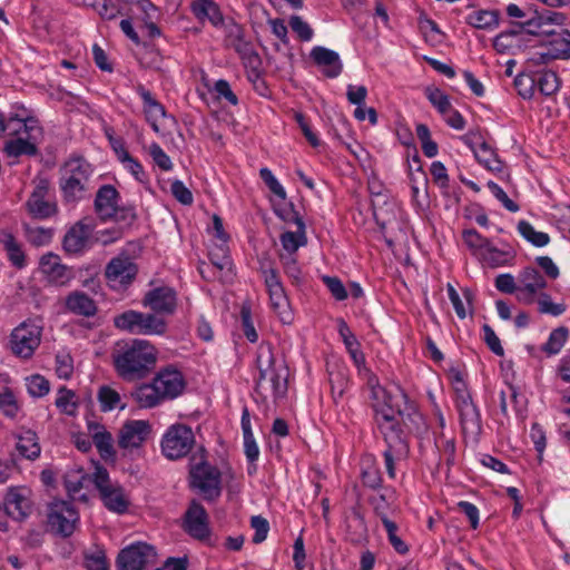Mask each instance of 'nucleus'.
<instances>
[{
    "label": "nucleus",
    "instance_id": "obj_1",
    "mask_svg": "<svg viewBox=\"0 0 570 570\" xmlns=\"http://www.w3.org/2000/svg\"><path fill=\"white\" fill-rule=\"evenodd\" d=\"M118 346L112 357L116 372L122 380H141L155 368L157 350L150 342L135 338Z\"/></svg>",
    "mask_w": 570,
    "mask_h": 570
},
{
    "label": "nucleus",
    "instance_id": "obj_2",
    "mask_svg": "<svg viewBox=\"0 0 570 570\" xmlns=\"http://www.w3.org/2000/svg\"><path fill=\"white\" fill-rule=\"evenodd\" d=\"M256 365L258 377L255 392L266 400L268 396L275 401L284 399L288 390V368L285 364L276 362L269 344H261L257 350Z\"/></svg>",
    "mask_w": 570,
    "mask_h": 570
},
{
    "label": "nucleus",
    "instance_id": "obj_3",
    "mask_svg": "<svg viewBox=\"0 0 570 570\" xmlns=\"http://www.w3.org/2000/svg\"><path fill=\"white\" fill-rule=\"evenodd\" d=\"M92 174L90 164L82 157L68 159L60 168L59 187L67 203L85 197Z\"/></svg>",
    "mask_w": 570,
    "mask_h": 570
},
{
    "label": "nucleus",
    "instance_id": "obj_4",
    "mask_svg": "<svg viewBox=\"0 0 570 570\" xmlns=\"http://www.w3.org/2000/svg\"><path fill=\"white\" fill-rule=\"evenodd\" d=\"M117 328L135 335H163L167 331V322L156 313L126 311L114 320Z\"/></svg>",
    "mask_w": 570,
    "mask_h": 570
},
{
    "label": "nucleus",
    "instance_id": "obj_5",
    "mask_svg": "<svg viewBox=\"0 0 570 570\" xmlns=\"http://www.w3.org/2000/svg\"><path fill=\"white\" fill-rule=\"evenodd\" d=\"M33 190L24 204L27 213L33 219H48L57 215L58 206L51 193V183L45 176H36Z\"/></svg>",
    "mask_w": 570,
    "mask_h": 570
},
{
    "label": "nucleus",
    "instance_id": "obj_6",
    "mask_svg": "<svg viewBox=\"0 0 570 570\" xmlns=\"http://www.w3.org/2000/svg\"><path fill=\"white\" fill-rule=\"evenodd\" d=\"M190 487L198 489L204 499L215 501L220 497V471L207 462H202L190 470Z\"/></svg>",
    "mask_w": 570,
    "mask_h": 570
},
{
    "label": "nucleus",
    "instance_id": "obj_7",
    "mask_svg": "<svg viewBox=\"0 0 570 570\" xmlns=\"http://www.w3.org/2000/svg\"><path fill=\"white\" fill-rule=\"evenodd\" d=\"M78 520V512L71 502L56 500L50 503L48 525L55 534L62 538L70 537L76 529Z\"/></svg>",
    "mask_w": 570,
    "mask_h": 570
},
{
    "label": "nucleus",
    "instance_id": "obj_8",
    "mask_svg": "<svg viewBox=\"0 0 570 570\" xmlns=\"http://www.w3.org/2000/svg\"><path fill=\"white\" fill-rule=\"evenodd\" d=\"M156 559L155 548L145 542H136L121 549L116 559L117 570H147Z\"/></svg>",
    "mask_w": 570,
    "mask_h": 570
},
{
    "label": "nucleus",
    "instance_id": "obj_9",
    "mask_svg": "<svg viewBox=\"0 0 570 570\" xmlns=\"http://www.w3.org/2000/svg\"><path fill=\"white\" fill-rule=\"evenodd\" d=\"M195 443L193 430L186 424L171 425L161 441V450L165 456L176 460L185 456Z\"/></svg>",
    "mask_w": 570,
    "mask_h": 570
},
{
    "label": "nucleus",
    "instance_id": "obj_10",
    "mask_svg": "<svg viewBox=\"0 0 570 570\" xmlns=\"http://www.w3.org/2000/svg\"><path fill=\"white\" fill-rule=\"evenodd\" d=\"M41 328L31 322H23L17 326L10 338L12 353L28 358L40 344Z\"/></svg>",
    "mask_w": 570,
    "mask_h": 570
},
{
    "label": "nucleus",
    "instance_id": "obj_11",
    "mask_svg": "<svg viewBox=\"0 0 570 570\" xmlns=\"http://www.w3.org/2000/svg\"><path fill=\"white\" fill-rule=\"evenodd\" d=\"M4 514L16 521H24L33 510L31 492L24 487H10L3 498Z\"/></svg>",
    "mask_w": 570,
    "mask_h": 570
},
{
    "label": "nucleus",
    "instance_id": "obj_12",
    "mask_svg": "<svg viewBox=\"0 0 570 570\" xmlns=\"http://www.w3.org/2000/svg\"><path fill=\"white\" fill-rule=\"evenodd\" d=\"M380 394H382L386 400L381 407H376L375 410L376 421L384 434L385 441L389 442L390 439H396V435L402 434V430L397 421V417L402 416V412L401 410L392 406L390 403L391 396L386 395V391L383 387L377 386L376 389H373V396L375 399H379Z\"/></svg>",
    "mask_w": 570,
    "mask_h": 570
},
{
    "label": "nucleus",
    "instance_id": "obj_13",
    "mask_svg": "<svg viewBox=\"0 0 570 570\" xmlns=\"http://www.w3.org/2000/svg\"><path fill=\"white\" fill-rule=\"evenodd\" d=\"M183 529L191 538L204 541L210 535L209 517L206 509L196 500H191L184 514Z\"/></svg>",
    "mask_w": 570,
    "mask_h": 570
},
{
    "label": "nucleus",
    "instance_id": "obj_14",
    "mask_svg": "<svg viewBox=\"0 0 570 570\" xmlns=\"http://www.w3.org/2000/svg\"><path fill=\"white\" fill-rule=\"evenodd\" d=\"M225 46L233 48L240 57L244 65H257L258 53L252 42L245 39V32L240 24L230 22L226 26Z\"/></svg>",
    "mask_w": 570,
    "mask_h": 570
},
{
    "label": "nucleus",
    "instance_id": "obj_15",
    "mask_svg": "<svg viewBox=\"0 0 570 570\" xmlns=\"http://www.w3.org/2000/svg\"><path fill=\"white\" fill-rule=\"evenodd\" d=\"M549 40L546 43V51L539 53L537 62L547 63L550 60L570 59V31L562 29L560 32L554 30H543Z\"/></svg>",
    "mask_w": 570,
    "mask_h": 570
},
{
    "label": "nucleus",
    "instance_id": "obj_16",
    "mask_svg": "<svg viewBox=\"0 0 570 570\" xmlns=\"http://www.w3.org/2000/svg\"><path fill=\"white\" fill-rule=\"evenodd\" d=\"M153 381L163 400L176 399L186 387V381L183 373L173 365L161 368Z\"/></svg>",
    "mask_w": 570,
    "mask_h": 570
},
{
    "label": "nucleus",
    "instance_id": "obj_17",
    "mask_svg": "<svg viewBox=\"0 0 570 570\" xmlns=\"http://www.w3.org/2000/svg\"><path fill=\"white\" fill-rule=\"evenodd\" d=\"M141 303L159 316L161 314L170 315L177 306V294L169 286H160L148 291Z\"/></svg>",
    "mask_w": 570,
    "mask_h": 570
},
{
    "label": "nucleus",
    "instance_id": "obj_18",
    "mask_svg": "<svg viewBox=\"0 0 570 570\" xmlns=\"http://www.w3.org/2000/svg\"><path fill=\"white\" fill-rule=\"evenodd\" d=\"M150 424L142 420L127 421L118 434V446L124 450L138 449L147 440Z\"/></svg>",
    "mask_w": 570,
    "mask_h": 570
},
{
    "label": "nucleus",
    "instance_id": "obj_19",
    "mask_svg": "<svg viewBox=\"0 0 570 570\" xmlns=\"http://www.w3.org/2000/svg\"><path fill=\"white\" fill-rule=\"evenodd\" d=\"M138 273L137 265L127 255L114 257L106 266L105 275L110 282H118L120 285L130 284Z\"/></svg>",
    "mask_w": 570,
    "mask_h": 570
},
{
    "label": "nucleus",
    "instance_id": "obj_20",
    "mask_svg": "<svg viewBox=\"0 0 570 570\" xmlns=\"http://www.w3.org/2000/svg\"><path fill=\"white\" fill-rule=\"evenodd\" d=\"M40 271L49 283L57 286L66 285L72 277L71 271L61 264L58 255L52 253L41 257Z\"/></svg>",
    "mask_w": 570,
    "mask_h": 570
},
{
    "label": "nucleus",
    "instance_id": "obj_21",
    "mask_svg": "<svg viewBox=\"0 0 570 570\" xmlns=\"http://www.w3.org/2000/svg\"><path fill=\"white\" fill-rule=\"evenodd\" d=\"M119 193L112 185H102L95 198V210L101 220H110L118 205Z\"/></svg>",
    "mask_w": 570,
    "mask_h": 570
},
{
    "label": "nucleus",
    "instance_id": "obj_22",
    "mask_svg": "<svg viewBox=\"0 0 570 570\" xmlns=\"http://www.w3.org/2000/svg\"><path fill=\"white\" fill-rule=\"evenodd\" d=\"M314 62L324 68V75L328 78H336L341 75L343 65L337 52L325 47H315L311 51Z\"/></svg>",
    "mask_w": 570,
    "mask_h": 570
},
{
    "label": "nucleus",
    "instance_id": "obj_23",
    "mask_svg": "<svg viewBox=\"0 0 570 570\" xmlns=\"http://www.w3.org/2000/svg\"><path fill=\"white\" fill-rule=\"evenodd\" d=\"M89 233L88 226L78 222L66 233L62 240L63 249L69 254L81 253L88 243Z\"/></svg>",
    "mask_w": 570,
    "mask_h": 570
},
{
    "label": "nucleus",
    "instance_id": "obj_24",
    "mask_svg": "<svg viewBox=\"0 0 570 570\" xmlns=\"http://www.w3.org/2000/svg\"><path fill=\"white\" fill-rule=\"evenodd\" d=\"M456 409L460 414V423L464 433H476L481 430V416L473 401L459 403Z\"/></svg>",
    "mask_w": 570,
    "mask_h": 570
},
{
    "label": "nucleus",
    "instance_id": "obj_25",
    "mask_svg": "<svg viewBox=\"0 0 570 570\" xmlns=\"http://www.w3.org/2000/svg\"><path fill=\"white\" fill-rule=\"evenodd\" d=\"M191 11L197 19H208L215 27L224 22L223 13L214 0H196L191 4Z\"/></svg>",
    "mask_w": 570,
    "mask_h": 570
},
{
    "label": "nucleus",
    "instance_id": "obj_26",
    "mask_svg": "<svg viewBox=\"0 0 570 570\" xmlns=\"http://www.w3.org/2000/svg\"><path fill=\"white\" fill-rule=\"evenodd\" d=\"M66 306L70 312L87 317L94 316L97 312L95 301L81 292L69 294L66 299Z\"/></svg>",
    "mask_w": 570,
    "mask_h": 570
},
{
    "label": "nucleus",
    "instance_id": "obj_27",
    "mask_svg": "<svg viewBox=\"0 0 570 570\" xmlns=\"http://www.w3.org/2000/svg\"><path fill=\"white\" fill-rule=\"evenodd\" d=\"M131 397L139 407L144 409L155 407L164 401L154 381L149 384H141L136 387L131 392Z\"/></svg>",
    "mask_w": 570,
    "mask_h": 570
},
{
    "label": "nucleus",
    "instance_id": "obj_28",
    "mask_svg": "<svg viewBox=\"0 0 570 570\" xmlns=\"http://www.w3.org/2000/svg\"><path fill=\"white\" fill-rule=\"evenodd\" d=\"M35 138L18 137L6 141L3 153L8 157H20V156H36L38 154V147L33 141Z\"/></svg>",
    "mask_w": 570,
    "mask_h": 570
},
{
    "label": "nucleus",
    "instance_id": "obj_29",
    "mask_svg": "<svg viewBox=\"0 0 570 570\" xmlns=\"http://www.w3.org/2000/svg\"><path fill=\"white\" fill-rule=\"evenodd\" d=\"M269 295L271 306L279 320L284 324H289L293 316L289 309V302L285 294L284 287L267 291Z\"/></svg>",
    "mask_w": 570,
    "mask_h": 570
},
{
    "label": "nucleus",
    "instance_id": "obj_30",
    "mask_svg": "<svg viewBox=\"0 0 570 570\" xmlns=\"http://www.w3.org/2000/svg\"><path fill=\"white\" fill-rule=\"evenodd\" d=\"M387 443V448L383 453L385 469L391 479L395 478V465H394V455H401L407 453V444L403 440L402 435H396V439H390Z\"/></svg>",
    "mask_w": 570,
    "mask_h": 570
},
{
    "label": "nucleus",
    "instance_id": "obj_31",
    "mask_svg": "<svg viewBox=\"0 0 570 570\" xmlns=\"http://www.w3.org/2000/svg\"><path fill=\"white\" fill-rule=\"evenodd\" d=\"M100 498L105 507L112 512L121 514L128 510L129 500L126 498L122 488L119 485L102 492Z\"/></svg>",
    "mask_w": 570,
    "mask_h": 570
},
{
    "label": "nucleus",
    "instance_id": "obj_32",
    "mask_svg": "<svg viewBox=\"0 0 570 570\" xmlns=\"http://www.w3.org/2000/svg\"><path fill=\"white\" fill-rule=\"evenodd\" d=\"M16 449L19 454L28 460H35L40 455V445L33 431H26L18 436Z\"/></svg>",
    "mask_w": 570,
    "mask_h": 570
},
{
    "label": "nucleus",
    "instance_id": "obj_33",
    "mask_svg": "<svg viewBox=\"0 0 570 570\" xmlns=\"http://www.w3.org/2000/svg\"><path fill=\"white\" fill-rule=\"evenodd\" d=\"M0 242L7 250L9 261L19 268L23 267L26 263L24 254L16 237L10 232L3 230L0 233Z\"/></svg>",
    "mask_w": 570,
    "mask_h": 570
},
{
    "label": "nucleus",
    "instance_id": "obj_34",
    "mask_svg": "<svg viewBox=\"0 0 570 570\" xmlns=\"http://www.w3.org/2000/svg\"><path fill=\"white\" fill-rule=\"evenodd\" d=\"M498 10H479L468 16L466 22L476 29H493L499 26Z\"/></svg>",
    "mask_w": 570,
    "mask_h": 570
},
{
    "label": "nucleus",
    "instance_id": "obj_35",
    "mask_svg": "<svg viewBox=\"0 0 570 570\" xmlns=\"http://www.w3.org/2000/svg\"><path fill=\"white\" fill-rule=\"evenodd\" d=\"M208 256L212 267L218 272H222L223 269H229L232 266L229 248L226 243L212 245Z\"/></svg>",
    "mask_w": 570,
    "mask_h": 570
},
{
    "label": "nucleus",
    "instance_id": "obj_36",
    "mask_svg": "<svg viewBox=\"0 0 570 570\" xmlns=\"http://www.w3.org/2000/svg\"><path fill=\"white\" fill-rule=\"evenodd\" d=\"M476 160L491 171H501L502 161L498 158L494 150L485 142H480V148L474 150Z\"/></svg>",
    "mask_w": 570,
    "mask_h": 570
},
{
    "label": "nucleus",
    "instance_id": "obj_37",
    "mask_svg": "<svg viewBox=\"0 0 570 570\" xmlns=\"http://www.w3.org/2000/svg\"><path fill=\"white\" fill-rule=\"evenodd\" d=\"M519 281L530 293H538L547 286L544 277L534 267L524 268L519 276Z\"/></svg>",
    "mask_w": 570,
    "mask_h": 570
},
{
    "label": "nucleus",
    "instance_id": "obj_38",
    "mask_svg": "<svg viewBox=\"0 0 570 570\" xmlns=\"http://www.w3.org/2000/svg\"><path fill=\"white\" fill-rule=\"evenodd\" d=\"M462 237L464 244L469 247L473 255L478 256L479 258L491 244L490 239L483 237L475 229L463 230Z\"/></svg>",
    "mask_w": 570,
    "mask_h": 570
},
{
    "label": "nucleus",
    "instance_id": "obj_39",
    "mask_svg": "<svg viewBox=\"0 0 570 570\" xmlns=\"http://www.w3.org/2000/svg\"><path fill=\"white\" fill-rule=\"evenodd\" d=\"M569 336V330L566 326H560L553 330L547 343L542 346V351L548 355L558 354L563 347Z\"/></svg>",
    "mask_w": 570,
    "mask_h": 570
},
{
    "label": "nucleus",
    "instance_id": "obj_40",
    "mask_svg": "<svg viewBox=\"0 0 570 570\" xmlns=\"http://www.w3.org/2000/svg\"><path fill=\"white\" fill-rule=\"evenodd\" d=\"M23 230L26 239L33 246H43L51 240L52 229L43 227H32L23 223Z\"/></svg>",
    "mask_w": 570,
    "mask_h": 570
},
{
    "label": "nucleus",
    "instance_id": "obj_41",
    "mask_svg": "<svg viewBox=\"0 0 570 570\" xmlns=\"http://www.w3.org/2000/svg\"><path fill=\"white\" fill-rule=\"evenodd\" d=\"M518 230L528 242L532 243L537 247L546 246L550 240L547 233L537 232L527 220L519 222Z\"/></svg>",
    "mask_w": 570,
    "mask_h": 570
},
{
    "label": "nucleus",
    "instance_id": "obj_42",
    "mask_svg": "<svg viewBox=\"0 0 570 570\" xmlns=\"http://www.w3.org/2000/svg\"><path fill=\"white\" fill-rule=\"evenodd\" d=\"M259 271L264 276L267 291L283 287L277 269L274 267L273 262L267 257H262L259 259Z\"/></svg>",
    "mask_w": 570,
    "mask_h": 570
},
{
    "label": "nucleus",
    "instance_id": "obj_43",
    "mask_svg": "<svg viewBox=\"0 0 570 570\" xmlns=\"http://www.w3.org/2000/svg\"><path fill=\"white\" fill-rule=\"evenodd\" d=\"M535 87L544 96H551L559 89V78L553 71H546L538 75Z\"/></svg>",
    "mask_w": 570,
    "mask_h": 570
},
{
    "label": "nucleus",
    "instance_id": "obj_44",
    "mask_svg": "<svg viewBox=\"0 0 570 570\" xmlns=\"http://www.w3.org/2000/svg\"><path fill=\"white\" fill-rule=\"evenodd\" d=\"M97 397L102 412L111 411L116 409L120 403L119 393L108 385H102L99 387Z\"/></svg>",
    "mask_w": 570,
    "mask_h": 570
},
{
    "label": "nucleus",
    "instance_id": "obj_45",
    "mask_svg": "<svg viewBox=\"0 0 570 570\" xmlns=\"http://www.w3.org/2000/svg\"><path fill=\"white\" fill-rule=\"evenodd\" d=\"M86 2L105 20H112L121 13L112 0H86Z\"/></svg>",
    "mask_w": 570,
    "mask_h": 570
},
{
    "label": "nucleus",
    "instance_id": "obj_46",
    "mask_svg": "<svg viewBox=\"0 0 570 570\" xmlns=\"http://www.w3.org/2000/svg\"><path fill=\"white\" fill-rule=\"evenodd\" d=\"M92 442L97 446L99 454L104 460H108L115 456L112 436L109 432H96L92 436Z\"/></svg>",
    "mask_w": 570,
    "mask_h": 570
},
{
    "label": "nucleus",
    "instance_id": "obj_47",
    "mask_svg": "<svg viewBox=\"0 0 570 570\" xmlns=\"http://www.w3.org/2000/svg\"><path fill=\"white\" fill-rule=\"evenodd\" d=\"M75 393L71 390L62 386L58 391L56 399V406L67 415H73L77 410V403L73 401Z\"/></svg>",
    "mask_w": 570,
    "mask_h": 570
},
{
    "label": "nucleus",
    "instance_id": "obj_48",
    "mask_svg": "<svg viewBox=\"0 0 570 570\" xmlns=\"http://www.w3.org/2000/svg\"><path fill=\"white\" fill-rule=\"evenodd\" d=\"M426 98L442 115L451 109L449 96L443 94L439 88L428 87L425 90Z\"/></svg>",
    "mask_w": 570,
    "mask_h": 570
},
{
    "label": "nucleus",
    "instance_id": "obj_49",
    "mask_svg": "<svg viewBox=\"0 0 570 570\" xmlns=\"http://www.w3.org/2000/svg\"><path fill=\"white\" fill-rule=\"evenodd\" d=\"M247 68V79L253 83L255 90L261 96H266L268 88L266 86L265 80L262 78L261 73V66L262 60L258 57V63L257 65H244Z\"/></svg>",
    "mask_w": 570,
    "mask_h": 570
},
{
    "label": "nucleus",
    "instance_id": "obj_50",
    "mask_svg": "<svg viewBox=\"0 0 570 570\" xmlns=\"http://www.w3.org/2000/svg\"><path fill=\"white\" fill-rule=\"evenodd\" d=\"M27 389L30 395L33 397H42L50 391V384L47 379L42 375L35 374L27 377Z\"/></svg>",
    "mask_w": 570,
    "mask_h": 570
},
{
    "label": "nucleus",
    "instance_id": "obj_51",
    "mask_svg": "<svg viewBox=\"0 0 570 570\" xmlns=\"http://www.w3.org/2000/svg\"><path fill=\"white\" fill-rule=\"evenodd\" d=\"M338 333L352 357L357 362L358 342L347 323L342 318L338 320Z\"/></svg>",
    "mask_w": 570,
    "mask_h": 570
},
{
    "label": "nucleus",
    "instance_id": "obj_52",
    "mask_svg": "<svg viewBox=\"0 0 570 570\" xmlns=\"http://www.w3.org/2000/svg\"><path fill=\"white\" fill-rule=\"evenodd\" d=\"M281 243L285 250L293 254L306 243L305 230L303 233L298 229L296 232H285L281 236Z\"/></svg>",
    "mask_w": 570,
    "mask_h": 570
},
{
    "label": "nucleus",
    "instance_id": "obj_53",
    "mask_svg": "<svg viewBox=\"0 0 570 570\" xmlns=\"http://www.w3.org/2000/svg\"><path fill=\"white\" fill-rule=\"evenodd\" d=\"M137 215L132 206H120L118 204L115 208V214H111L110 220L120 224L121 228H128L134 224Z\"/></svg>",
    "mask_w": 570,
    "mask_h": 570
},
{
    "label": "nucleus",
    "instance_id": "obj_54",
    "mask_svg": "<svg viewBox=\"0 0 570 570\" xmlns=\"http://www.w3.org/2000/svg\"><path fill=\"white\" fill-rule=\"evenodd\" d=\"M519 39H513L512 33H499L493 39V48L498 53H514V49L519 48Z\"/></svg>",
    "mask_w": 570,
    "mask_h": 570
},
{
    "label": "nucleus",
    "instance_id": "obj_55",
    "mask_svg": "<svg viewBox=\"0 0 570 570\" xmlns=\"http://www.w3.org/2000/svg\"><path fill=\"white\" fill-rule=\"evenodd\" d=\"M538 311L541 314H550L553 316H559L564 313L566 305L553 303L551 297L547 293H541L538 299Z\"/></svg>",
    "mask_w": 570,
    "mask_h": 570
},
{
    "label": "nucleus",
    "instance_id": "obj_56",
    "mask_svg": "<svg viewBox=\"0 0 570 570\" xmlns=\"http://www.w3.org/2000/svg\"><path fill=\"white\" fill-rule=\"evenodd\" d=\"M508 252L497 248L491 243L488 249L484 250L483 254L480 256V259H482L488 265L494 267L505 264L508 262Z\"/></svg>",
    "mask_w": 570,
    "mask_h": 570
},
{
    "label": "nucleus",
    "instance_id": "obj_57",
    "mask_svg": "<svg viewBox=\"0 0 570 570\" xmlns=\"http://www.w3.org/2000/svg\"><path fill=\"white\" fill-rule=\"evenodd\" d=\"M514 87L523 99H530L534 94L535 79L529 75L520 73L514 78Z\"/></svg>",
    "mask_w": 570,
    "mask_h": 570
},
{
    "label": "nucleus",
    "instance_id": "obj_58",
    "mask_svg": "<svg viewBox=\"0 0 570 570\" xmlns=\"http://www.w3.org/2000/svg\"><path fill=\"white\" fill-rule=\"evenodd\" d=\"M347 522V528L354 529V531L352 532L353 541H358L362 537L366 534V523L364 517L362 515L361 511L357 508H354L352 510V515Z\"/></svg>",
    "mask_w": 570,
    "mask_h": 570
},
{
    "label": "nucleus",
    "instance_id": "obj_59",
    "mask_svg": "<svg viewBox=\"0 0 570 570\" xmlns=\"http://www.w3.org/2000/svg\"><path fill=\"white\" fill-rule=\"evenodd\" d=\"M362 482L364 487L376 490L382 487V476L380 470L374 464H368L362 470Z\"/></svg>",
    "mask_w": 570,
    "mask_h": 570
},
{
    "label": "nucleus",
    "instance_id": "obj_60",
    "mask_svg": "<svg viewBox=\"0 0 570 570\" xmlns=\"http://www.w3.org/2000/svg\"><path fill=\"white\" fill-rule=\"evenodd\" d=\"M240 318H242V326L243 332L246 338L255 343L258 340V334L254 327V324L252 322V311L249 305H243L240 309Z\"/></svg>",
    "mask_w": 570,
    "mask_h": 570
},
{
    "label": "nucleus",
    "instance_id": "obj_61",
    "mask_svg": "<svg viewBox=\"0 0 570 570\" xmlns=\"http://www.w3.org/2000/svg\"><path fill=\"white\" fill-rule=\"evenodd\" d=\"M0 409L9 417H14L19 412V405L13 392L6 389L0 393Z\"/></svg>",
    "mask_w": 570,
    "mask_h": 570
},
{
    "label": "nucleus",
    "instance_id": "obj_62",
    "mask_svg": "<svg viewBox=\"0 0 570 570\" xmlns=\"http://www.w3.org/2000/svg\"><path fill=\"white\" fill-rule=\"evenodd\" d=\"M330 383H331V390H332V396L335 402H337L338 399H341L347 386H348V380L346 375L342 372L337 373H331L330 374Z\"/></svg>",
    "mask_w": 570,
    "mask_h": 570
},
{
    "label": "nucleus",
    "instance_id": "obj_63",
    "mask_svg": "<svg viewBox=\"0 0 570 570\" xmlns=\"http://www.w3.org/2000/svg\"><path fill=\"white\" fill-rule=\"evenodd\" d=\"M279 218H282L286 223H294L301 233L305 229V224L303 218L299 216L298 212L295 209L294 205L289 203L284 208H279L275 210Z\"/></svg>",
    "mask_w": 570,
    "mask_h": 570
},
{
    "label": "nucleus",
    "instance_id": "obj_64",
    "mask_svg": "<svg viewBox=\"0 0 570 570\" xmlns=\"http://www.w3.org/2000/svg\"><path fill=\"white\" fill-rule=\"evenodd\" d=\"M250 527L255 530L253 542L262 543L266 538L269 531L268 521L262 515H254L250 519Z\"/></svg>",
    "mask_w": 570,
    "mask_h": 570
}]
</instances>
